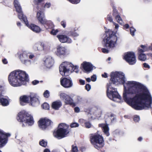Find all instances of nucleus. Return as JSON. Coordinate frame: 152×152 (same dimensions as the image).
<instances>
[{
  "label": "nucleus",
  "mask_w": 152,
  "mask_h": 152,
  "mask_svg": "<svg viewBox=\"0 0 152 152\" xmlns=\"http://www.w3.org/2000/svg\"><path fill=\"white\" fill-rule=\"evenodd\" d=\"M130 31L131 34L132 36H134V33L136 31L135 29L132 27H131L130 28Z\"/></svg>",
  "instance_id": "nucleus-43"
},
{
  "label": "nucleus",
  "mask_w": 152,
  "mask_h": 152,
  "mask_svg": "<svg viewBox=\"0 0 152 152\" xmlns=\"http://www.w3.org/2000/svg\"><path fill=\"white\" fill-rule=\"evenodd\" d=\"M129 25L128 24H126L124 26V27L126 29L129 28Z\"/></svg>",
  "instance_id": "nucleus-61"
},
{
  "label": "nucleus",
  "mask_w": 152,
  "mask_h": 152,
  "mask_svg": "<svg viewBox=\"0 0 152 152\" xmlns=\"http://www.w3.org/2000/svg\"><path fill=\"white\" fill-rule=\"evenodd\" d=\"M4 91V87L0 85V104L3 106H6L9 104V102L7 99L1 97L2 96V92Z\"/></svg>",
  "instance_id": "nucleus-17"
},
{
  "label": "nucleus",
  "mask_w": 152,
  "mask_h": 152,
  "mask_svg": "<svg viewBox=\"0 0 152 152\" xmlns=\"http://www.w3.org/2000/svg\"><path fill=\"white\" fill-rule=\"evenodd\" d=\"M106 93L108 97L111 99L113 100L114 98H117L119 99H121V97L119 95L117 91H113V90L109 91V88H107Z\"/></svg>",
  "instance_id": "nucleus-15"
},
{
  "label": "nucleus",
  "mask_w": 152,
  "mask_h": 152,
  "mask_svg": "<svg viewBox=\"0 0 152 152\" xmlns=\"http://www.w3.org/2000/svg\"><path fill=\"white\" fill-rule=\"evenodd\" d=\"M98 131L94 134H91L90 141L91 144L96 148L99 150L104 146V141L103 136L99 134Z\"/></svg>",
  "instance_id": "nucleus-5"
},
{
  "label": "nucleus",
  "mask_w": 152,
  "mask_h": 152,
  "mask_svg": "<svg viewBox=\"0 0 152 152\" xmlns=\"http://www.w3.org/2000/svg\"><path fill=\"white\" fill-rule=\"evenodd\" d=\"M71 34L72 35V36H77V33H74V32H72V33H71Z\"/></svg>",
  "instance_id": "nucleus-63"
},
{
  "label": "nucleus",
  "mask_w": 152,
  "mask_h": 152,
  "mask_svg": "<svg viewBox=\"0 0 152 152\" xmlns=\"http://www.w3.org/2000/svg\"><path fill=\"white\" fill-rule=\"evenodd\" d=\"M85 87V89H86L88 91L90 90L91 88V86L89 84H87L86 85Z\"/></svg>",
  "instance_id": "nucleus-49"
},
{
  "label": "nucleus",
  "mask_w": 152,
  "mask_h": 152,
  "mask_svg": "<svg viewBox=\"0 0 152 152\" xmlns=\"http://www.w3.org/2000/svg\"><path fill=\"white\" fill-rule=\"evenodd\" d=\"M107 19L110 22H113V19L110 15H108L107 17Z\"/></svg>",
  "instance_id": "nucleus-46"
},
{
  "label": "nucleus",
  "mask_w": 152,
  "mask_h": 152,
  "mask_svg": "<svg viewBox=\"0 0 152 152\" xmlns=\"http://www.w3.org/2000/svg\"><path fill=\"white\" fill-rule=\"evenodd\" d=\"M72 149L71 150V152H78V150L77 146L72 145Z\"/></svg>",
  "instance_id": "nucleus-36"
},
{
  "label": "nucleus",
  "mask_w": 152,
  "mask_h": 152,
  "mask_svg": "<svg viewBox=\"0 0 152 152\" xmlns=\"http://www.w3.org/2000/svg\"><path fill=\"white\" fill-rule=\"evenodd\" d=\"M96 79V75H94L91 77V80L93 82L95 81Z\"/></svg>",
  "instance_id": "nucleus-50"
},
{
  "label": "nucleus",
  "mask_w": 152,
  "mask_h": 152,
  "mask_svg": "<svg viewBox=\"0 0 152 152\" xmlns=\"http://www.w3.org/2000/svg\"><path fill=\"white\" fill-rule=\"evenodd\" d=\"M102 76L104 78H107V74L106 73L104 72V74L102 75Z\"/></svg>",
  "instance_id": "nucleus-59"
},
{
  "label": "nucleus",
  "mask_w": 152,
  "mask_h": 152,
  "mask_svg": "<svg viewBox=\"0 0 152 152\" xmlns=\"http://www.w3.org/2000/svg\"><path fill=\"white\" fill-rule=\"evenodd\" d=\"M60 81L61 85L64 88H69L73 86V82L70 77H61Z\"/></svg>",
  "instance_id": "nucleus-12"
},
{
  "label": "nucleus",
  "mask_w": 152,
  "mask_h": 152,
  "mask_svg": "<svg viewBox=\"0 0 152 152\" xmlns=\"http://www.w3.org/2000/svg\"><path fill=\"white\" fill-rule=\"evenodd\" d=\"M113 23L115 25V28H117L119 27V26H118V24H117L115 23L114 22H113Z\"/></svg>",
  "instance_id": "nucleus-62"
},
{
  "label": "nucleus",
  "mask_w": 152,
  "mask_h": 152,
  "mask_svg": "<svg viewBox=\"0 0 152 152\" xmlns=\"http://www.w3.org/2000/svg\"><path fill=\"white\" fill-rule=\"evenodd\" d=\"M13 4L15 8L16 11L19 13L18 15L19 18L23 21L25 20H26L27 18L25 15H23L21 7L18 1V0H14Z\"/></svg>",
  "instance_id": "nucleus-11"
},
{
  "label": "nucleus",
  "mask_w": 152,
  "mask_h": 152,
  "mask_svg": "<svg viewBox=\"0 0 152 152\" xmlns=\"http://www.w3.org/2000/svg\"><path fill=\"white\" fill-rule=\"evenodd\" d=\"M58 31H59L57 29L55 30V29L53 28L52 29L51 31H50V33L51 35H55L56 34Z\"/></svg>",
  "instance_id": "nucleus-39"
},
{
  "label": "nucleus",
  "mask_w": 152,
  "mask_h": 152,
  "mask_svg": "<svg viewBox=\"0 0 152 152\" xmlns=\"http://www.w3.org/2000/svg\"><path fill=\"white\" fill-rule=\"evenodd\" d=\"M112 120L110 118H109L108 116L106 118L105 120V123L106 124H111L112 123Z\"/></svg>",
  "instance_id": "nucleus-37"
},
{
  "label": "nucleus",
  "mask_w": 152,
  "mask_h": 152,
  "mask_svg": "<svg viewBox=\"0 0 152 152\" xmlns=\"http://www.w3.org/2000/svg\"><path fill=\"white\" fill-rule=\"evenodd\" d=\"M126 83L129 86L126 89L124 86L123 97L125 102L137 110L151 107L152 98L145 86L134 81H128Z\"/></svg>",
  "instance_id": "nucleus-1"
},
{
  "label": "nucleus",
  "mask_w": 152,
  "mask_h": 152,
  "mask_svg": "<svg viewBox=\"0 0 152 152\" xmlns=\"http://www.w3.org/2000/svg\"><path fill=\"white\" fill-rule=\"evenodd\" d=\"M61 24L64 28L66 27V22L65 21H62L61 22Z\"/></svg>",
  "instance_id": "nucleus-51"
},
{
  "label": "nucleus",
  "mask_w": 152,
  "mask_h": 152,
  "mask_svg": "<svg viewBox=\"0 0 152 152\" xmlns=\"http://www.w3.org/2000/svg\"><path fill=\"white\" fill-rule=\"evenodd\" d=\"M29 96L23 95L20 98V103L21 105L23 106L26 103H29Z\"/></svg>",
  "instance_id": "nucleus-23"
},
{
  "label": "nucleus",
  "mask_w": 152,
  "mask_h": 152,
  "mask_svg": "<svg viewBox=\"0 0 152 152\" xmlns=\"http://www.w3.org/2000/svg\"><path fill=\"white\" fill-rule=\"evenodd\" d=\"M102 52L104 53H108L109 52L108 50L104 48H102Z\"/></svg>",
  "instance_id": "nucleus-52"
},
{
  "label": "nucleus",
  "mask_w": 152,
  "mask_h": 152,
  "mask_svg": "<svg viewBox=\"0 0 152 152\" xmlns=\"http://www.w3.org/2000/svg\"><path fill=\"white\" fill-rule=\"evenodd\" d=\"M44 96L45 97L48 98L49 97V92L48 90H46L43 94Z\"/></svg>",
  "instance_id": "nucleus-45"
},
{
  "label": "nucleus",
  "mask_w": 152,
  "mask_h": 152,
  "mask_svg": "<svg viewBox=\"0 0 152 152\" xmlns=\"http://www.w3.org/2000/svg\"><path fill=\"white\" fill-rule=\"evenodd\" d=\"M106 36L103 41L104 43V47L108 49L113 48L115 46L117 40V37L115 33L108 30L106 32Z\"/></svg>",
  "instance_id": "nucleus-3"
},
{
  "label": "nucleus",
  "mask_w": 152,
  "mask_h": 152,
  "mask_svg": "<svg viewBox=\"0 0 152 152\" xmlns=\"http://www.w3.org/2000/svg\"><path fill=\"white\" fill-rule=\"evenodd\" d=\"M110 77V80L114 84H124L125 82V77L122 73L118 72H112Z\"/></svg>",
  "instance_id": "nucleus-7"
},
{
  "label": "nucleus",
  "mask_w": 152,
  "mask_h": 152,
  "mask_svg": "<svg viewBox=\"0 0 152 152\" xmlns=\"http://www.w3.org/2000/svg\"><path fill=\"white\" fill-rule=\"evenodd\" d=\"M106 123L105 124H100L98 125V126L99 127H101L102 128V129L105 126Z\"/></svg>",
  "instance_id": "nucleus-53"
},
{
  "label": "nucleus",
  "mask_w": 152,
  "mask_h": 152,
  "mask_svg": "<svg viewBox=\"0 0 152 152\" xmlns=\"http://www.w3.org/2000/svg\"><path fill=\"white\" fill-rule=\"evenodd\" d=\"M23 21L26 25L34 32L37 33L41 31V29L39 26L34 24H29L27 20V18H26V20L25 19V20Z\"/></svg>",
  "instance_id": "nucleus-14"
},
{
  "label": "nucleus",
  "mask_w": 152,
  "mask_h": 152,
  "mask_svg": "<svg viewBox=\"0 0 152 152\" xmlns=\"http://www.w3.org/2000/svg\"><path fill=\"white\" fill-rule=\"evenodd\" d=\"M53 59L51 56L47 57L44 61L45 65L48 68H50L53 65Z\"/></svg>",
  "instance_id": "nucleus-26"
},
{
  "label": "nucleus",
  "mask_w": 152,
  "mask_h": 152,
  "mask_svg": "<svg viewBox=\"0 0 152 152\" xmlns=\"http://www.w3.org/2000/svg\"><path fill=\"white\" fill-rule=\"evenodd\" d=\"M143 67L145 68H147L148 69H150V66L149 65H148L146 63H144L143 64Z\"/></svg>",
  "instance_id": "nucleus-54"
},
{
  "label": "nucleus",
  "mask_w": 152,
  "mask_h": 152,
  "mask_svg": "<svg viewBox=\"0 0 152 152\" xmlns=\"http://www.w3.org/2000/svg\"><path fill=\"white\" fill-rule=\"evenodd\" d=\"M113 16H116V15H119L118 11L116 10V9L115 8V7H114V6H113Z\"/></svg>",
  "instance_id": "nucleus-38"
},
{
  "label": "nucleus",
  "mask_w": 152,
  "mask_h": 152,
  "mask_svg": "<svg viewBox=\"0 0 152 152\" xmlns=\"http://www.w3.org/2000/svg\"><path fill=\"white\" fill-rule=\"evenodd\" d=\"M138 54H139L138 59L139 60L144 61L146 59V56L145 54L143 53Z\"/></svg>",
  "instance_id": "nucleus-32"
},
{
  "label": "nucleus",
  "mask_w": 152,
  "mask_h": 152,
  "mask_svg": "<svg viewBox=\"0 0 152 152\" xmlns=\"http://www.w3.org/2000/svg\"><path fill=\"white\" fill-rule=\"evenodd\" d=\"M133 120L135 122H138L140 120V117L139 116L136 115L134 116Z\"/></svg>",
  "instance_id": "nucleus-47"
},
{
  "label": "nucleus",
  "mask_w": 152,
  "mask_h": 152,
  "mask_svg": "<svg viewBox=\"0 0 152 152\" xmlns=\"http://www.w3.org/2000/svg\"><path fill=\"white\" fill-rule=\"evenodd\" d=\"M85 126L86 128H89L91 126V124L89 121H87L85 123Z\"/></svg>",
  "instance_id": "nucleus-42"
},
{
  "label": "nucleus",
  "mask_w": 152,
  "mask_h": 152,
  "mask_svg": "<svg viewBox=\"0 0 152 152\" xmlns=\"http://www.w3.org/2000/svg\"><path fill=\"white\" fill-rule=\"evenodd\" d=\"M28 57L29 58L32 59L34 57V56L32 54H30L29 55H28Z\"/></svg>",
  "instance_id": "nucleus-60"
},
{
  "label": "nucleus",
  "mask_w": 152,
  "mask_h": 152,
  "mask_svg": "<svg viewBox=\"0 0 152 152\" xmlns=\"http://www.w3.org/2000/svg\"><path fill=\"white\" fill-rule=\"evenodd\" d=\"M44 152H50V151L49 149L46 148L44 150Z\"/></svg>",
  "instance_id": "nucleus-64"
},
{
  "label": "nucleus",
  "mask_w": 152,
  "mask_h": 152,
  "mask_svg": "<svg viewBox=\"0 0 152 152\" xmlns=\"http://www.w3.org/2000/svg\"><path fill=\"white\" fill-rule=\"evenodd\" d=\"M39 145L44 147H46L47 144V142L42 140L39 142Z\"/></svg>",
  "instance_id": "nucleus-34"
},
{
  "label": "nucleus",
  "mask_w": 152,
  "mask_h": 152,
  "mask_svg": "<svg viewBox=\"0 0 152 152\" xmlns=\"http://www.w3.org/2000/svg\"><path fill=\"white\" fill-rule=\"evenodd\" d=\"M39 81L35 80L32 82V84L33 85H36L39 83Z\"/></svg>",
  "instance_id": "nucleus-57"
},
{
  "label": "nucleus",
  "mask_w": 152,
  "mask_h": 152,
  "mask_svg": "<svg viewBox=\"0 0 152 152\" xmlns=\"http://www.w3.org/2000/svg\"><path fill=\"white\" fill-rule=\"evenodd\" d=\"M57 55H64L65 54L66 49L65 47L58 45L57 47Z\"/></svg>",
  "instance_id": "nucleus-25"
},
{
  "label": "nucleus",
  "mask_w": 152,
  "mask_h": 152,
  "mask_svg": "<svg viewBox=\"0 0 152 152\" xmlns=\"http://www.w3.org/2000/svg\"><path fill=\"white\" fill-rule=\"evenodd\" d=\"M17 119L20 122H25L29 125L31 126L34 124L33 117L24 111H21L17 115Z\"/></svg>",
  "instance_id": "nucleus-6"
},
{
  "label": "nucleus",
  "mask_w": 152,
  "mask_h": 152,
  "mask_svg": "<svg viewBox=\"0 0 152 152\" xmlns=\"http://www.w3.org/2000/svg\"><path fill=\"white\" fill-rule=\"evenodd\" d=\"M57 37L59 41L61 43H71L72 42L71 39L66 35L58 34L57 36Z\"/></svg>",
  "instance_id": "nucleus-18"
},
{
  "label": "nucleus",
  "mask_w": 152,
  "mask_h": 152,
  "mask_svg": "<svg viewBox=\"0 0 152 152\" xmlns=\"http://www.w3.org/2000/svg\"><path fill=\"white\" fill-rule=\"evenodd\" d=\"M115 19L116 20L117 22L120 24H121L122 23L123 21L121 17L119 15H116L115 16Z\"/></svg>",
  "instance_id": "nucleus-33"
},
{
  "label": "nucleus",
  "mask_w": 152,
  "mask_h": 152,
  "mask_svg": "<svg viewBox=\"0 0 152 152\" xmlns=\"http://www.w3.org/2000/svg\"><path fill=\"white\" fill-rule=\"evenodd\" d=\"M115 115L113 114H111L110 115H108V116L112 120V121L113 122L115 119Z\"/></svg>",
  "instance_id": "nucleus-44"
},
{
  "label": "nucleus",
  "mask_w": 152,
  "mask_h": 152,
  "mask_svg": "<svg viewBox=\"0 0 152 152\" xmlns=\"http://www.w3.org/2000/svg\"><path fill=\"white\" fill-rule=\"evenodd\" d=\"M51 5L50 3H46L45 4H44L43 8H49L50 7Z\"/></svg>",
  "instance_id": "nucleus-48"
},
{
  "label": "nucleus",
  "mask_w": 152,
  "mask_h": 152,
  "mask_svg": "<svg viewBox=\"0 0 152 152\" xmlns=\"http://www.w3.org/2000/svg\"><path fill=\"white\" fill-rule=\"evenodd\" d=\"M45 46L44 44L42 42L36 44L35 45V47L37 48L38 50H44Z\"/></svg>",
  "instance_id": "nucleus-31"
},
{
  "label": "nucleus",
  "mask_w": 152,
  "mask_h": 152,
  "mask_svg": "<svg viewBox=\"0 0 152 152\" xmlns=\"http://www.w3.org/2000/svg\"><path fill=\"white\" fill-rule=\"evenodd\" d=\"M79 82L81 85H84L85 84V81L82 79L79 80Z\"/></svg>",
  "instance_id": "nucleus-55"
},
{
  "label": "nucleus",
  "mask_w": 152,
  "mask_h": 152,
  "mask_svg": "<svg viewBox=\"0 0 152 152\" xmlns=\"http://www.w3.org/2000/svg\"><path fill=\"white\" fill-rule=\"evenodd\" d=\"M59 70L60 74L62 76H67L66 75V73L69 72L70 71V69L67 68V66L61 64L59 67Z\"/></svg>",
  "instance_id": "nucleus-22"
},
{
  "label": "nucleus",
  "mask_w": 152,
  "mask_h": 152,
  "mask_svg": "<svg viewBox=\"0 0 152 152\" xmlns=\"http://www.w3.org/2000/svg\"><path fill=\"white\" fill-rule=\"evenodd\" d=\"M42 108L45 110H49L50 107L49 104L45 102L42 105Z\"/></svg>",
  "instance_id": "nucleus-35"
},
{
  "label": "nucleus",
  "mask_w": 152,
  "mask_h": 152,
  "mask_svg": "<svg viewBox=\"0 0 152 152\" xmlns=\"http://www.w3.org/2000/svg\"><path fill=\"white\" fill-rule=\"evenodd\" d=\"M83 68L86 71V72H90L93 69V65L89 62L84 61L81 64Z\"/></svg>",
  "instance_id": "nucleus-19"
},
{
  "label": "nucleus",
  "mask_w": 152,
  "mask_h": 152,
  "mask_svg": "<svg viewBox=\"0 0 152 152\" xmlns=\"http://www.w3.org/2000/svg\"><path fill=\"white\" fill-rule=\"evenodd\" d=\"M59 96L61 99L64 101L65 105H69L73 107L76 106L72 99L69 95L64 93H61Z\"/></svg>",
  "instance_id": "nucleus-10"
},
{
  "label": "nucleus",
  "mask_w": 152,
  "mask_h": 152,
  "mask_svg": "<svg viewBox=\"0 0 152 152\" xmlns=\"http://www.w3.org/2000/svg\"><path fill=\"white\" fill-rule=\"evenodd\" d=\"M69 128V126L65 123L59 124L57 129L53 132V136L59 140L67 137L70 132Z\"/></svg>",
  "instance_id": "nucleus-4"
},
{
  "label": "nucleus",
  "mask_w": 152,
  "mask_h": 152,
  "mask_svg": "<svg viewBox=\"0 0 152 152\" xmlns=\"http://www.w3.org/2000/svg\"><path fill=\"white\" fill-rule=\"evenodd\" d=\"M140 47L141 48H138V53H142L150 50L151 48V46H149L148 48L146 46L143 45H141Z\"/></svg>",
  "instance_id": "nucleus-29"
},
{
  "label": "nucleus",
  "mask_w": 152,
  "mask_h": 152,
  "mask_svg": "<svg viewBox=\"0 0 152 152\" xmlns=\"http://www.w3.org/2000/svg\"><path fill=\"white\" fill-rule=\"evenodd\" d=\"M71 3L74 4H77L79 3L80 0H67Z\"/></svg>",
  "instance_id": "nucleus-40"
},
{
  "label": "nucleus",
  "mask_w": 152,
  "mask_h": 152,
  "mask_svg": "<svg viewBox=\"0 0 152 152\" xmlns=\"http://www.w3.org/2000/svg\"><path fill=\"white\" fill-rule=\"evenodd\" d=\"M38 126L41 129L45 130L51 127L53 122L47 118H41L37 122Z\"/></svg>",
  "instance_id": "nucleus-8"
},
{
  "label": "nucleus",
  "mask_w": 152,
  "mask_h": 152,
  "mask_svg": "<svg viewBox=\"0 0 152 152\" xmlns=\"http://www.w3.org/2000/svg\"><path fill=\"white\" fill-rule=\"evenodd\" d=\"M10 84L14 87L26 85L29 80L28 75L25 71L17 70L11 72L8 76Z\"/></svg>",
  "instance_id": "nucleus-2"
},
{
  "label": "nucleus",
  "mask_w": 152,
  "mask_h": 152,
  "mask_svg": "<svg viewBox=\"0 0 152 152\" xmlns=\"http://www.w3.org/2000/svg\"><path fill=\"white\" fill-rule=\"evenodd\" d=\"M62 105L61 102L60 100L53 102L52 105V107L55 110H58Z\"/></svg>",
  "instance_id": "nucleus-27"
},
{
  "label": "nucleus",
  "mask_w": 152,
  "mask_h": 152,
  "mask_svg": "<svg viewBox=\"0 0 152 152\" xmlns=\"http://www.w3.org/2000/svg\"><path fill=\"white\" fill-rule=\"evenodd\" d=\"M10 135V133L0 131V148L2 147L6 144L8 141V137Z\"/></svg>",
  "instance_id": "nucleus-13"
},
{
  "label": "nucleus",
  "mask_w": 152,
  "mask_h": 152,
  "mask_svg": "<svg viewBox=\"0 0 152 152\" xmlns=\"http://www.w3.org/2000/svg\"><path fill=\"white\" fill-rule=\"evenodd\" d=\"M20 59L21 62L25 64L30 62L28 59V55L26 52H24L20 54Z\"/></svg>",
  "instance_id": "nucleus-20"
},
{
  "label": "nucleus",
  "mask_w": 152,
  "mask_h": 152,
  "mask_svg": "<svg viewBox=\"0 0 152 152\" xmlns=\"http://www.w3.org/2000/svg\"><path fill=\"white\" fill-rule=\"evenodd\" d=\"M108 126V124H106L105 126L102 129L104 134L107 136H108L110 135L109 132V128Z\"/></svg>",
  "instance_id": "nucleus-30"
},
{
  "label": "nucleus",
  "mask_w": 152,
  "mask_h": 152,
  "mask_svg": "<svg viewBox=\"0 0 152 152\" xmlns=\"http://www.w3.org/2000/svg\"><path fill=\"white\" fill-rule=\"evenodd\" d=\"M123 58L130 65H134L136 62L135 54L132 52L126 53L123 57Z\"/></svg>",
  "instance_id": "nucleus-9"
},
{
  "label": "nucleus",
  "mask_w": 152,
  "mask_h": 152,
  "mask_svg": "<svg viewBox=\"0 0 152 152\" xmlns=\"http://www.w3.org/2000/svg\"><path fill=\"white\" fill-rule=\"evenodd\" d=\"M75 112L76 113H78L80 112V109L79 107H76L74 108Z\"/></svg>",
  "instance_id": "nucleus-56"
},
{
  "label": "nucleus",
  "mask_w": 152,
  "mask_h": 152,
  "mask_svg": "<svg viewBox=\"0 0 152 152\" xmlns=\"http://www.w3.org/2000/svg\"><path fill=\"white\" fill-rule=\"evenodd\" d=\"M45 28L47 29H53L54 28V26L53 23L50 20H45V23H42Z\"/></svg>",
  "instance_id": "nucleus-28"
},
{
  "label": "nucleus",
  "mask_w": 152,
  "mask_h": 152,
  "mask_svg": "<svg viewBox=\"0 0 152 152\" xmlns=\"http://www.w3.org/2000/svg\"><path fill=\"white\" fill-rule=\"evenodd\" d=\"M44 0H34L33 3L37 10H42L44 4Z\"/></svg>",
  "instance_id": "nucleus-21"
},
{
  "label": "nucleus",
  "mask_w": 152,
  "mask_h": 152,
  "mask_svg": "<svg viewBox=\"0 0 152 152\" xmlns=\"http://www.w3.org/2000/svg\"><path fill=\"white\" fill-rule=\"evenodd\" d=\"M36 17L39 21L41 24L45 23L46 20L45 18V13L42 10H39L37 13Z\"/></svg>",
  "instance_id": "nucleus-16"
},
{
  "label": "nucleus",
  "mask_w": 152,
  "mask_h": 152,
  "mask_svg": "<svg viewBox=\"0 0 152 152\" xmlns=\"http://www.w3.org/2000/svg\"><path fill=\"white\" fill-rule=\"evenodd\" d=\"M2 62L3 63L5 64H7L8 63V61L7 59L5 58H4L2 60Z\"/></svg>",
  "instance_id": "nucleus-58"
},
{
  "label": "nucleus",
  "mask_w": 152,
  "mask_h": 152,
  "mask_svg": "<svg viewBox=\"0 0 152 152\" xmlns=\"http://www.w3.org/2000/svg\"><path fill=\"white\" fill-rule=\"evenodd\" d=\"M79 126V124L76 122L72 123L70 125V126L71 128L78 127Z\"/></svg>",
  "instance_id": "nucleus-41"
},
{
  "label": "nucleus",
  "mask_w": 152,
  "mask_h": 152,
  "mask_svg": "<svg viewBox=\"0 0 152 152\" xmlns=\"http://www.w3.org/2000/svg\"><path fill=\"white\" fill-rule=\"evenodd\" d=\"M29 99L30 104L32 106H34L36 104H38L39 103V101L38 98H37L35 95L32 96L29 95Z\"/></svg>",
  "instance_id": "nucleus-24"
}]
</instances>
